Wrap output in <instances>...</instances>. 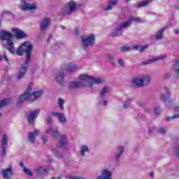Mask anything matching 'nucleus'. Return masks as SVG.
Masks as SVG:
<instances>
[{"instance_id":"nucleus-1","label":"nucleus","mask_w":179,"mask_h":179,"mask_svg":"<svg viewBox=\"0 0 179 179\" xmlns=\"http://www.w3.org/2000/svg\"><path fill=\"white\" fill-rule=\"evenodd\" d=\"M33 45L30 41H24L21 44L19 48L16 50L17 55H23L24 52H26V58L27 61L24 62V65L22 66L20 71L17 75V80H20L22 78H24L27 69L29 65L31 51H32Z\"/></svg>"},{"instance_id":"nucleus-2","label":"nucleus","mask_w":179,"mask_h":179,"mask_svg":"<svg viewBox=\"0 0 179 179\" xmlns=\"http://www.w3.org/2000/svg\"><path fill=\"white\" fill-rule=\"evenodd\" d=\"M80 82H71L69 83L70 89H79L81 87H92L93 85H101L104 83L102 78H96L89 76L88 75H80L79 76Z\"/></svg>"},{"instance_id":"nucleus-3","label":"nucleus","mask_w":179,"mask_h":179,"mask_svg":"<svg viewBox=\"0 0 179 179\" xmlns=\"http://www.w3.org/2000/svg\"><path fill=\"white\" fill-rule=\"evenodd\" d=\"M34 89L33 83H31L28 88L27 89L26 92L20 96L17 99V103H22L26 100L28 101H36L38 99H40L41 96L43 94V90H38V92H32Z\"/></svg>"},{"instance_id":"nucleus-4","label":"nucleus","mask_w":179,"mask_h":179,"mask_svg":"<svg viewBox=\"0 0 179 179\" xmlns=\"http://www.w3.org/2000/svg\"><path fill=\"white\" fill-rule=\"evenodd\" d=\"M0 38L2 41L3 45H4L10 52L14 54V52H15V48L13 41L12 33L7 30H0Z\"/></svg>"},{"instance_id":"nucleus-5","label":"nucleus","mask_w":179,"mask_h":179,"mask_svg":"<svg viewBox=\"0 0 179 179\" xmlns=\"http://www.w3.org/2000/svg\"><path fill=\"white\" fill-rule=\"evenodd\" d=\"M151 82V76L149 75H143L142 76H136L133 78L131 80V85L136 87H143L149 85Z\"/></svg>"},{"instance_id":"nucleus-6","label":"nucleus","mask_w":179,"mask_h":179,"mask_svg":"<svg viewBox=\"0 0 179 179\" xmlns=\"http://www.w3.org/2000/svg\"><path fill=\"white\" fill-rule=\"evenodd\" d=\"M133 21L143 22V19L142 17H139L138 16H130L127 22H124V23H122V24L118 26L116 30L112 32V36H115L121 34V33H122V29L130 26Z\"/></svg>"},{"instance_id":"nucleus-7","label":"nucleus","mask_w":179,"mask_h":179,"mask_svg":"<svg viewBox=\"0 0 179 179\" xmlns=\"http://www.w3.org/2000/svg\"><path fill=\"white\" fill-rule=\"evenodd\" d=\"M67 144V136L66 134H62L59 137V141L57 143V148H55L54 150H52V152H54L55 156L57 157V158H62L63 152H61L59 148L66 147Z\"/></svg>"},{"instance_id":"nucleus-8","label":"nucleus","mask_w":179,"mask_h":179,"mask_svg":"<svg viewBox=\"0 0 179 179\" xmlns=\"http://www.w3.org/2000/svg\"><path fill=\"white\" fill-rule=\"evenodd\" d=\"M77 9L78 4L76 3V1H69L61 10V13L62 15H71V13L76 12Z\"/></svg>"},{"instance_id":"nucleus-9","label":"nucleus","mask_w":179,"mask_h":179,"mask_svg":"<svg viewBox=\"0 0 179 179\" xmlns=\"http://www.w3.org/2000/svg\"><path fill=\"white\" fill-rule=\"evenodd\" d=\"M66 64H64L63 65H62L59 70L56 69L55 71H54L53 76L57 83H63L64 80L65 72H66V69H64L63 66H64Z\"/></svg>"},{"instance_id":"nucleus-10","label":"nucleus","mask_w":179,"mask_h":179,"mask_svg":"<svg viewBox=\"0 0 179 179\" xmlns=\"http://www.w3.org/2000/svg\"><path fill=\"white\" fill-rule=\"evenodd\" d=\"M82 44L84 47L88 45H94L96 41L94 34H89L88 36H81Z\"/></svg>"},{"instance_id":"nucleus-11","label":"nucleus","mask_w":179,"mask_h":179,"mask_svg":"<svg viewBox=\"0 0 179 179\" xmlns=\"http://www.w3.org/2000/svg\"><path fill=\"white\" fill-rule=\"evenodd\" d=\"M22 3L19 6L21 10H36L38 6L36 3H32L29 4L26 1H30V0H22Z\"/></svg>"},{"instance_id":"nucleus-12","label":"nucleus","mask_w":179,"mask_h":179,"mask_svg":"<svg viewBox=\"0 0 179 179\" xmlns=\"http://www.w3.org/2000/svg\"><path fill=\"white\" fill-rule=\"evenodd\" d=\"M8 140H9V137L8 134H3L1 138V146L2 155L3 157L6 155V150L8 148Z\"/></svg>"},{"instance_id":"nucleus-13","label":"nucleus","mask_w":179,"mask_h":179,"mask_svg":"<svg viewBox=\"0 0 179 179\" xmlns=\"http://www.w3.org/2000/svg\"><path fill=\"white\" fill-rule=\"evenodd\" d=\"M96 179H113V171L108 169H102L101 175Z\"/></svg>"},{"instance_id":"nucleus-14","label":"nucleus","mask_w":179,"mask_h":179,"mask_svg":"<svg viewBox=\"0 0 179 179\" xmlns=\"http://www.w3.org/2000/svg\"><path fill=\"white\" fill-rule=\"evenodd\" d=\"M1 173L3 179H11L13 176V169L11 166H9L6 169H2Z\"/></svg>"},{"instance_id":"nucleus-15","label":"nucleus","mask_w":179,"mask_h":179,"mask_svg":"<svg viewBox=\"0 0 179 179\" xmlns=\"http://www.w3.org/2000/svg\"><path fill=\"white\" fill-rule=\"evenodd\" d=\"M110 88L105 87H103V89L101 90L100 92V97L101 99H99V103L101 105H104L105 106L107 105L108 103V99H103L104 96H106V94H108V93L109 92Z\"/></svg>"},{"instance_id":"nucleus-16","label":"nucleus","mask_w":179,"mask_h":179,"mask_svg":"<svg viewBox=\"0 0 179 179\" xmlns=\"http://www.w3.org/2000/svg\"><path fill=\"white\" fill-rule=\"evenodd\" d=\"M62 68L64 69H66V72H69V73H72L78 69V66L76 64L69 63L65 64V65Z\"/></svg>"},{"instance_id":"nucleus-17","label":"nucleus","mask_w":179,"mask_h":179,"mask_svg":"<svg viewBox=\"0 0 179 179\" xmlns=\"http://www.w3.org/2000/svg\"><path fill=\"white\" fill-rule=\"evenodd\" d=\"M40 110L39 109H36V110H32V112H30L28 113V122L31 124H34V119L39 115Z\"/></svg>"},{"instance_id":"nucleus-18","label":"nucleus","mask_w":179,"mask_h":179,"mask_svg":"<svg viewBox=\"0 0 179 179\" xmlns=\"http://www.w3.org/2000/svg\"><path fill=\"white\" fill-rule=\"evenodd\" d=\"M52 115L56 116V117L58 118L59 122L62 124H66V123H67V119L64 113H62V112H52Z\"/></svg>"},{"instance_id":"nucleus-19","label":"nucleus","mask_w":179,"mask_h":179,"mask_svg":"<svg viewBox=\"0 0 179 179\" xmlns=\"http://www.w3.org/2000/svg\"><path fill=\"white\" fill-rule=\"evenodd\" d=\"M45 131L47 134H51L52 137H58L60 134L59 130L52 127L51 125L48 126Z\"/></svg>"},{"instance_id":"nucleus-20","label":"nucleus","mask_w":179,"mask_h":179,"mask_svg":"<svg viewBox=\"0 0 179 179\" xmlns=\"http://www.w3.org/2000/svg\"><path fill=\"white\" fill-rule=\"evenodd\" d=\"M39 131L38 130H34V131H30L28 134V141L31 143L32 144L35 143L36 137L38 136Z\"/></svg>"},{"instance_id":"nucleus-21","label":"nucleus","mask_w":179,"mask_h":179,"mask_svg":"<svg viewBox=\"0 0 179 179\" xmlns=\"http://www.w3.org/2000/svg\"><path fill=\"white\" fill-rule=\"evenodd\" d=\"M12 31L15 34V37H17V38H23L24 37H27L26 33H24V31L20 29L14 28L12 29Z\"/></svg>"},{"instance_id":"nucleus-22","label":"nucleus","mask_w":179,"mask_h":179,"mask_svg":"<svg viewBox=\"0 0 179 179\" xmlns=\"http://www.w3.org/2000/svg\"><path fill=\"white\" fill-rule=\"evenodd\" d=\"M164 93L161 94V100L162 101H169L171 96H170V92L168 87H164Z\"/></svg>"},{"instance_id":"nucleus-23","label":"nucleus","mask_w":179,"mask_h":179,"mask_svg":"<svg viewBox=\"0 0 179 179\" xmlns=\"http://www.w3.org/2000/svg\"><path fill=\"white\" fill-rule=\"evenodd\" d=\"M124 150L125 148L123 145H119V147H117V148L116 149V152L115 154V159H117V161L120 159Z\"/></svg>"},{"instance_id":"nucleus-24","label":"nucleus","mask_w":179,"mask_h":179,"mask_svg":"<svg viewBox=\"0 0 179 179\" xmlns=\"http://www.w3.org/2000/svg\"><path fill=\"white\" fill-rule=\"evenodd\" d=\"M173 110L176 112V114L173 115V116H168L166 120L169 121L171 120V119L179 118V105H173Z\"/></svg>"},{"instance_id":"nucleus-25","label":"nucleus","mask_w":179,"mask_h":179,"mask_svg":"<svg viewBox=\"0 0 179 179\" xmlns=\"http://www.w3.org/2000/svg\"><path fill=\"white\" fill-rule=\"evenodd\" d=\"M50 22H51V20L50 19V17H43L41 23V30H45V29L48 27Z\"/></svg>"},{"instance_id":"nucleus-26","label":"nucleus","mask_w":179,"mask_h":179,"mask_svg":"<svg viewBox=\"0 0 179 179\" xmlns=\"http://www.w3.org/2000/svg\"><path fill=\"white\" fill-rule=\"evenodd\" d=\"M166 58V55H160L159 57H156L155 58H152V59H148L143 62V65H148V64H152L153 62H156L157 61H160L162 59H164Z\"/></svg>"},{"instance_id":"nucleus-27","label":"nucleus","mask_w":179,"mask_h":179,"mask_svg":"<svg viewBox=\"0 0 179 179\" xmlns=\"http://www.w3.org/2000/svg\"><path fill=\"white\" fill-rule=\"evenodd\" d=\"M80 152L81 157H85L86 154L90 152V148L88 145H83L80 147Z\"/></svg>"},{"instance_id":"nucleus-28","label":"nucleus","mask_w":179,"mask_h":179,"mask_svg":"<svg viewBox=\"0 0 179 179\" xmlns=\"http://www.w3.org/2000/svg\"><path fill=\"white\" fill-rule=\"evenodd\" d=\"M117 0H110L105 7V10H110V9H113V6H117Z\"/></svg>"},{"instance_id":"nucleus-29","label":"nucleus","mask_w":179,"mask_h":179,"mask_svg":"<svg viewBox=\"0 0 179 179\" xmlns=\"http://www.w3.org/2000/svg\"><path fill=\"white\" fill-rule=\"evenodd\" d=\"M164 30L165 28L163 27L162 29L159 30V31L155 33V34L154 35V38H155V40H161L162 38H163Z\"/></svg>"},{"instance_id":"nucleus-30","label":"nucleus","mask_w":179,"mask_h":179,"mask_svg":"<svg viewBox=\"0 0 179 179\" xmlns=\"http://www.w3.org/2000/svg\"><path fill=\"white\" fill-rule=\"evenodd\" d=\"M107 59H108L109 64H110V65H112L113 66H116V62L115 60V55L113 54H109L108 55H107Z\"/></svg>"},{"instance_id":"nucleus-31","label":"nucleus","mask_w":179,"mask_h":179,"mask_svg":"<svg viewBox=\"0 0 179 179\" xmlns=\"http://www.w3.org/2000/svg\"><path fill=\"white\" fill-rule=\"evenodd\" d=\"M10 103H12V98H6V99H2L1 101H0V109L3 106H6Z\"/></svg>"},{"instance_id":"nucleus-32","label":"nucleus","mask_w":179,"mask_h":179,"mask_svg":"<svg viewBox=\"0 0 179 179\" xmlns=\"http://www.w3.org/2000/svg\"><path fill=\"white\" fill-rule=\"evenodd\" d=\"M173 69L175 73L179 76V59H175V63L173 64Z\"/></svg>"},{"instance_id":"nucleus-33","label":"nucleus","mask_w":179,"mask_h":179,"mask_svg":"<svg viewBox=\"0 0 179 179\" xmlns=\"http://www.w3.org/2000/svg\"><path fill=\"white\" fill-rule=\"evenodd\" d=\"M132 99L131 98H127L124 102H123V108H129L130 103H131Z\"/></svg>"},{"instance_id":"nucleus-34","label":"nucleus","mask_w":179,"mask_h":179,"mask_svg":"<svg viewBox=\"0 0 179 179\" xmlns=\"http://www.w3.org/2000/svg\"><path fill=\"white\" fill-rule=\"evenodd\" d=\"M150 0H145V1H141V3H139L137 6H138V8H141V6H147L148 4H150Z\"/></svg>"},{"instance_id":"nucleus-35","label":"nucleus","mask_w":179,"mask_h":179,"mask_svg":"<svg viewBox=\"0 0 179 179\" xmlns=\"http://www.w3.org/2000/svg\"><path fill=\"white\" fill-rule=\"evenodd\" d=\"M148 45H134V48L136 50H139L140 51H143L148 48Z\"/></svg>"},{"instance_id":"nucleus-36","label":"nucleus","mask_w":179,"mask_h":179,"mask_svg":"<svg viewBox=\"0 0 179 179\" xmlns=\"http://www.w3.org/2000/svg\"><path fill=\"white\" fill-rule=\"evenodd\" d=\"M161 112H162V109L160 106H155V108H154L155 115L158 116L159 115H160Z\"/></svg>"},{"instance_id":"nucleus-37","label":"nucleus","mask_w":179,"mask_h":179,"mask_svg":"<svg viewBox=\"0 0 179 179\" xmlns=\"http://www.w3.org/2000/svg\"><path fill=\"white\" fill-rule=\"evenodd\" d=\"M117 64L119 66L122 68H124L125 66V62L122 58H119V59H117Z\"/></svg>"},{"instance_id":"nucleus-38","label":"nucleus","mask_w":179,"mask_h":179,"mask_svg":"<svg viewBox=\"0 0 179 179\" xmlns=\"http://www.w3.org/2000/svg\"><path fill=\"white\" fill-rule=\"evenodd\" d=\"M64 101L62 99V98H59V101H58V105L61 109H64Z\"/></svg>"},{"instance_id":"nucleus-39","label":"nucleus","mask_w":179,"mask_h":179,"mask_svg":"<svg viewBox=\"0 0 179 179\" xmlns=\"http://www.w3.org/2000/svg\"><path fill=\"white\" fill-rule=\"evenodd\" d=\"M24 173H26V175H28V176H32L33 175L31 171L27 168H24Z\"/></svg>"},{"instance_id":"nucleus-40","label":"nucleus","mask_w":179,"mask_h":179,"mask_svg":"<svg viewBox=\"0 0 179 179\" xmlns=\"http://www.w3.org/2000/svg\"><path fill=\"white\" fill-rule=\"evenodd\" d=\"M157 131L160 134H165V133H166V129H165L164 127H159Z\"/></svg>"},{"instance_id":"nucleus-41","label":"nucleus","mask_w":179,"mask_h":179,"mask_svg":"<svg viewBox=\"0 0 179 179\" xmlns=\"http://www.w3.org/2000/svg\"><path fill=\"white\" fill-rule=\"evenodd\" d=\"M131 47H129L128 45H124L123 47H122L120 48V50L122 52H124V51H129V50H130Z\"/></svg>"},{"instance_id":"nucleus-42","label":"nucleus","mask_w":179,"mask_h":179,"mask_svg":"<svg viewBox=\"0 0 179 179\" xmlns=\"http://www.w3.org/2000/svg\"><path fill=\"white\" fill-rule=\"evenodd\" d=\"M0 59H5V61H6V62H9V59L6 55V53L3 54V57H2L1 55H0Z\"/></svg>"},{"instance_id":"nucleus-43","label":"nucleus","mask_w":179,"mask_h":179,"mask_svg":"<svg viewBox=\"0 0 179 179\" xmlns=\"http://www.w3.org/2000/svg\"><path fill=\"white\" fill-rule=\"evenodd\" d=\"M12 13L10 11H8V10H5L4 11L2 12L1 13V17H3L6 15H11Z\"/></svg>"},{"instance_id":"nucleus-44","label":"nucleus","mask_w":179,"mask_h":179,"mask_svg":"<svg viewBox=\"0 0 179 179\" xmlns=\"http://www.w3.org/2000/svg\"><path fill=\"white\" fill-rule=\"evenodd\" d=\"M66 179H85V178H79L78 176H67Z\"/></svg>"},{"instance_id":"nucleus-45","label":"nucleus","mask_w":179,"mask_h":179,"mask_svg":"<svg viewBox=\"0 0 179 179\" xmlns=\"http://www.w3.org/2000/svg\"><path fill=\"white\" fill-rule=\"evenodd\" d=\"M46 122L48 124H50L51 122H52V118L51 117V116L47 117Z\"/></svg>"},{"instance_id":"nucleus-46","label":"nucleus","mask_w":179,"mask_h":179,"mask_svg":"<svg viewBox=\"0 0 179 179\" xmlns=\"http://www.w3.org/2000/svg\"><path fill=\"white\" fill-rule=\"evenodd\" d=\"M41 139H42L43 143H47V141H48V137L45 135L42 136Z\"/></svg>"},{"instance_id":"nucleus-47","label":"nucleus","mask_w":179,"mask_h":179,"mask_svg":"<svg viewBox=\"0 0 179 179\" xmlns=\"http://www.w3.org/2000/svg\"><path fill=\"white\" fill-rule=\"evenodd\" d=\"M42 171H45L44 166H41V168H38V169H37L38 173H41L42 172Z\"/></svg>"},{"instance_id":"nucleus-48","label":"nucleus","mask_w":179,"mask_h":179,"mask_svg":"<svg viewBox=\"0 0 179 179\" xmlns=\"http://www.w3.org/2000/svg\"><path fill=\"white\" fill-rule=\"evenodd\" d=\"M157 130L156 127H150L149 129V133L151 134L152 131H155Z\"/></svg>"},{"instance_id":"nucleus-49","label":"nucleus","mask_w":179,"mask_h":179,"mask_svg":"<svg viewBox=\"0 0 179 179\" xmlns=\"http://www.w3.org/2000/svg\"><path fill=\"white\" fill-rule=\"evenodd\" d=\"M176 156L177 157V158H179V147H177V148H176Z\"/></svg>"},{"instance_id":"nucleus-50","label":"nucleus","mask_w":179,"mask_h":179,"mask_svg":"<svg viewBox=\"0 0 179 179\" xmlns=\"http://www.w3.org/2000/svg\"><path fill=\"white\" fill-rule=\"evenodd\" d=\"M79 33V29H78V27H76L74 29V34H78Z\"/></svg>"},{"instance_id":"nucleus-51","label":"nucleus","mask_w":179,"mask_h":179,"mask_svg":"<svg viewBox=\"0 0 179 179\" xmlns=\"http://www.w3.org/2000/svg\"><path fill=\"white\" fill-rule=\"evenodd\" d=\"M145 112H151V109L150 108H145Z\"/></svg>"},{"instance_id":"nucleus-52","label":"nucleus","mask_w":179,"mask_h":179,"mask_svg":"<svg viewBox=\"0 0 179 179\" xmlns=\"http://www.w3.org/2000/svg\"><path fill=\"white\" fill-rule=\"evenodd\" d=\"M150 176L151 178H154V173H153V172H150Z\"/></svg>"},{"instance_id":"nucleus-53","label":"nucleus","mask_w":179,"mask_h":179,"mask_svg":"<svg viewBox=\"0 0 179 179\" xmlns=\"http://www.w3.org/2000/svg\"><path fill=\"white\" fill-rule=\"evenodd\" d=\"M20 166H24V162H20Z\"/></svg>"},{"instance_id":"nucleus-54","label":"nucleus","mask_w":179,"mask_h":179,"mask_svg":"<svg viewBox=\"0 0 179 179\" xmlns=\"http://www.w3.org/2000/svg\"><path fill=\"white\" fill-rule=\"evenodd\" d=\"M175 33H179V29H176V30H175Z\"/></svg>"},{"instance_id":"nucleus-55","label":"nucleus","mask_w":179,"mask_h":179,"mask_svg":"<svg viewBox=\"0 0 179 179\" xmlns=\"http://www.w3.org/2000/svg\"><path fill=\"white\" fill-rule=\"evenodd\" d=\"M138 105H143V102H138Z\"/></svg>"},{"instance_id":"nucleus-56","label":"nucleus","mask_w":179,"mask_h":179,"mask_svg":"<svg viewBox=\"0 0 179 179\" xmlns=\"http://www.w3.org/2000/svg\"><path fill=\"white\" fill-rule=\"evenodd\" d=\"M62 29H65L64 26H62Z\"/></svg>"},{"instance_id":"nucleus-57","label":"nucleus","mask_w":179,"mask_h":179,"mask_svg":"<svg viewBox=\"0 0 179 179\" xmlns=\"http://www.w3.org/2000/svg\"><path fill=\"white\" fill-rule=\"evenodd\" d=\"M126 1H129V0H125Z\"/></svg>"},{"instance_id":"nucleus-58","label":"nucleus","mask_w":179,"mask_h":179,"mask_svg":"<svg viewBox=\"0 0 179 179\" xmlns=\"http://www.w3.org/2000/svg\"><path fill=\"white\" fill-rule=\"evenodd\" d=\"M1 113H0V117H1Z\"/></svg>"},{"instance_id":"nucleus-59","label":"nucleus","mask_w":179,"mask_h":179,"mask_svg":"<svg viewBox=\"0 0 179 179\" xmlns=\"http://www.w3.org/2000/svg\"><path fill=\"white\" fill-rule=\"evenodd\" d=\"M52 179H54V178H52Z\"/></svg>"},{"instance_id":"nucleus-60","label":"nucleus","mask_w":179,"mask_h":179,"mask_svg":"<svg viewBox=\"0 0 179 179\" xmlns=\"http://www.w3.org/2000/svg\"><path fill=\"white\" fill-rule=\"evenodd\" d=\"M179 9V8H178Z\"/></svg>"}]
</instances>
